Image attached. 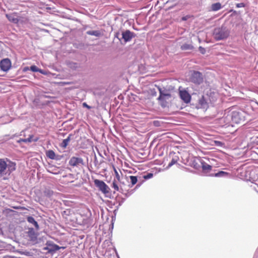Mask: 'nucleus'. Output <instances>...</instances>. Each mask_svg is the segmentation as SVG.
<instances>
[{"label":"nucleus","mask_w":258,"mask_h":258,"mask_svg":"<svg viewBox=\"0 0 258 258\" xmlns=\"http://www.w3.org/2000/svg\"><path fill=\"white\" fill-rule=\"evenodd\" d=\"M12 67V62L9 58L2 59L0 61L1 70L5 72H7Z\"/></svg>","instance_id":"9d476101"},{"label":"nucleus","mask_w":258,"mask_h":258,"mask_svg":"<svg viewBox=\"0 0 258 258\" xmlns=\"http://www.w3.org/2000/svg\"><path fill=\"white\" fill-rule=\"evenodd\" d=\"M199 161L201 164V168L204 172L207 173L212 170V166L211 165L208 164L202 159H199Z\"/></svg>","instance_id":"2eb2a0df"},{"label":"nucleus","mask_w":258,"mask_h":258,"mask_svg":"<svg viewBox=\"0 0 258 258\" xmlns=\"http://www.w3.org/2000/svg\"><path fill=\"white\" fill-rule=\"evenodd\" d=\"M235 5H236V7L237 8H242V7H244L245 6V4L243 3H237V4H236Z\"/></svg>","instance_id":"2f4dec72"},{"label":"nucleus","mask_w":258,"mask_h":258,"mask_svg":"<svg viewBox=\"0 0 258 258\" xmlns=\"http://www.w3.org/2000/svg\"><path fill=\"white\" fill-rule=\"evenodd\" d=\"M127 191H123V195L126 197H128L131 194H129L128 192H126V191H127Z\"/></svg>","instance_id":"a19ab883"},{"label":"nucleus","mask_w":258,"mask_h":258,"mask_svg":"<svg viewBox=\"0 0 258 258\" xmlns=\"http://www.w3.org/2000/svg\"><path fill=\"white\" fill-rule=\"evenodd\" d=\"M6 17L9 21L17 24L19 22V19L15 17L13 14H6Z\"/></svg>","instance_id":"aec40b11"},{"label":"nucleus","mask_w":258,"mask_h":258,"mask_svg":"<svg viewBox=\"0 0 258 258\" xmlns=\"http://www.w3.org/2000/svg\"><path fill=\"white\" fill-rule=\"evenodd\" d=\"M34 136L33 135H30L29 137L27 139H24V143H31L32 142H36L38 141V138H33Z\"/></svg>","instance_id":"393cba45"},{"label":"nucleus","mask_w":258,"mask_h":258,"mask_svg":"<svg viewBox=\"0 0 258 258\" xmlns=\"http://www.w3.org/2000/svg\"><path fill=\"white\" fill-rule=\"evenodd\" d=\"M221 8H222L221 4V3H220L219 2L213 4L211 5V10L212 11H214V12L220 10Z\"/></svg>","instance_id":"4be33fe9"},{"label":"nucleus","mask_w":258,"mask_h":258,"mask_svg":"<svg viewBox=\"0 0 258 258\" xmlns=\"http://www.w3.org/2000/svg\"><path fill=\"white\" fill-rule=\"evenodd\" d=\"M124 200H125L124 199H122L121 201H119L118 205L117 206V208H118V207L121 206L122 203L124 202Z\"/></svg>","instance_id":"79ce46f5"},{"label":"nucleus","mask_w":258,"mask_h":258,"mask_svg":"<svg viewBox=\"0 0 258 258\" xmlns=\"http://www.w3.org/2000/svg\"><path fill=\"white\" fill-rule=\"evenodd\" d=\"M38 72L40 73V74H41L42 75H46V73L45 72V71H44V70H43L42 69H39Z\"/></svg>","instance_id":"ea45409f"},{"label":"nucleus","mask_w":258,"mask_h":258,"mask_svg":"<svg viewBox=\"0 0 258 258\" xmlns=\"http://www.w3.org/2000/svg\"><path fill=\"white\" fill-rule=\"evenodd\" d=\"M253 189L258 194V190L256 189V187L255 186L253 187Z\"/></svg>","instance_id":"49530a36"},{"label":"nucleus","mask_w":258,"mask_h":258,"mask_svg":"<svg viewBox=\"0 0 258 258\" xmlns=\"http://www.w3.org/2000/svg\"><path fill=\"white\" fill-rule=\"evenodd\" d=\"M230 33V29L225 25H222L221 27L215 28L213 30V34L214 39L219 41L227 39Z\"/></svg>","instance_id":"f257e3e1"},{"label":"nucleus","mask_w":258,"mask_h":258,"mask_svg":"<svg viewBox=\"0 0 258 258\" xmlns=\"http://www.w3.org/2000/svg\"><path fill=\"white\" fill-rule=\"evenodd\" d=\"M153 176V174L152 173H148L144 175L143 177L145 179H149L152 178Z\"/></svg>","instance_id":"7c9ffc66"},{"label":"nucleus","mask_w":258,"mask_h":258,"mask_svg":"<svg viewBox=\"0 0 258 258\" xmlns=\"http://www.w3.org/2000/svg\"><path fill=\"white\" fill-rule=\"evenodd\" d=\"M178 160V157L176 156V157L173 158L172 159L171 161L169 163L167 168H169L171 167L172 165H173L174 164H175V163H177Z\"/></svg>","instance_id":"bb28decb"},{"label":"nucleus","mask_w":258,"mask_h":258,"mask_svg":"<svg viewBox=\"0 0 258 258\" xmlns=\"http://www.w3.org/2000/svg\"><path fill=\"white\" fill-rule=\"evenodd\" d=\"M24 139H19L17 142L19 143H21V142H24Z\"/></svg>","instance_id":"c03bdc74"},{"label":"nucleus","mask_w":258,"mask_h":258,"mask_svg":"<svg viewBox=\"0 0 258 258\" xmlns=\"http://www.w3.org/2000/svg\"><path fill=\"white\" fill-rule=\"evenodd\" d=\"M56 157H57V158H59V160L60 159L59 156L57 155V156H56Z\"/></svg>","instance_id":"3c124183"},{"label":"nucleus","mask_w":258,"mask_h":258,"mask_svg":"<svg viewBox=\"0 0 258 258\" xmlns=\"http://www.w3.org/2000/svg\"><path fill=\"white\" fill-rule=\"evenodd\" d=\"M95 185L98 188L99 190L104 194H106L109 192L110 188L109 186L102 180L99 179H95L94 180Z\"/></svg>","instance_id":"423d86ee"},{"label":"nucleus","mask_w":258,"mask_h":258,"mask_svg":"<svg viewBox=\"0 0 258 258\" xmlns=\"http://www.w3.org/2000/svg\"><path fill=\"white\" fill-rule=\"evenodd\" d=\"M114 37L117 38L119 40V39H120L121 37H120V33L119 32H115L114 34Z\"/></svg>","instance_id":"e433bc0d"},{"label":"nucleus","mask_w":258,"mask_h":258,"mask_svg":"<svg viewBox=\"0 0 258 258\" xmlns=\"http://www.w3.org/2000/svg\"><path fill=\"white\" fill-rule=\"evenodd\" d=\"M114 172H115V177H116L117 181H119L120 179L119 174L115 168H114Z\"/></svg>","instance_id":"72a5a7b5"},{"label":"nucleus","mask_w":258,"mask_h":258,"mask_svg":"<svg viewBox=\"0 0 258 258\" xmlns=\"http://www.w3.org/2000/svg\"><path fill=\"white\" fill-rule=\"evenodd\" d=\"M39 68L35 65H32L30 67V70L33 72H38Z\"/></svg>","instance_id":"c756f323"},{"label":"nucleus","mask_w":258,"mask_h":258,"mask_svg":"<svg viewBox=\"0 0 258 258\" xmlns=\"http://www.w3.org/2000/svg\"><path fill=\"white\" fill-rule=\"evenodd\" d=\"M210 176L217 177H228L230 176V173L223 171H219L217 173L210 174Z\"/></svg>","instance_id":"dca6fc26"},{"label":"nucleus","mask_w":258,"mask_h":258,"mask_svg":"<svg viewBox=\"0 0 258 258\" xmlns=\"http://www.w3.org/2000/svg\"><path fill=\"white\" fill-rule=\"evenodd\" d=\"M179 96L182 101L186 104L189 103L191 101V96L188 92L185 89L179 88Z\"/></svg>","instance_id":"6e6552de"},{"label":"nucleus","mask_w":258,"mask_h":258,"mask_svg":"<svg viewBox=\"0 0 258 258\" xmlns=\"http://www.w3.org/2000/svg\"><path fill=\"white\" fill-rule=\"evenodd\" d=\"M84 160L81 157L73 156L69 161V165L73 167L80 168V167L84 166Z\"/></svg>","instance_id":"0eeeda50"},{"label":"nucleus","mask_w":258,"mask_h":258,"mask_svg":"<svg viewBox=\"0 0 258 258\" xmlns=\"http://www.w3.org/2000/svg\"><path fill=\"white\" fill-rule=\"evenodd\" d=\"M29 70H30V67H25L23 68L24 72H26Z\"/></svg>","instance_id":"37998d69"},{"label":"nucleus","mask_w":258,"mask_h":258,"mask_svg":"<svg viewBox=\"0 0 258 258\" xmlns=\"http://www.w3.org/2000/svg\"><path fill=\"white\" fill-rule=\"evenodd\" d=\"M26 220L30 224H32L36 229V230H38L39 229V226L37 223V222L35 220V219L32 216H28L26 218Z\"/></svg>","instance_id":"a211bd4d"},{"label":"nucleus","mask_w":258,"mask_h":258,"mask_svg":"<svg viewBox=\"0 0 258 258\" xmlns=\"http://www.w3.org/2000/svg\"><path fill=\"white\" fill-rule=\"evenodd\" d=\"M5 158H0V176H3L7 175Z\"/></svg>","instance_id":"4468645a"},{"label":"nucleus","mask_w":258,"mask_h":258,"mask_svg":"<svg viewBox=\"0 0 258 258\" xmlns=\"http://www.w3.org/2000/svg\"><path fill=\"white\" fill-rule=\"evenodd\" d=\"M6 172L7 175H10L13 171L16 169V163L15 162L11 161L9 159L6 158Z\"/></svg>","instance_id":"9b49d317"},{"label":"nucleus","mask_w":258,"mask_h":258,"mask_svg":"<svg viewBox=\"0 0 258 258\" xmlns=\"http://www.w3.org/2000/svg\"><path fill=\"white\" fill-rule=\"evenodd\" d=\"M159 91V96L157 98L159 104L162 108H165L168 106L167 100H169L171 97L170 93L167 92L162 89V88L158 87Z\"/></svg>","instance_id":"f03ea898"},{"label":"nucleus","mask_w":258,"mask_h":258,"mask_svg":"<svg viewBox=\"0 0 258 258\" xmlns=\"http://www.w3.org/2000/svg\"><path fill=\"white\" fill-rule=\"evenodd\" d=\"M86 34L89 35L95 36L96 37H100L101 33L99 30H89L86 32Z\"/></svg>","instance_id":"5701e85b"},{"label":"nucleus","mask_w":258,"mask_h":258,"mask_svg":"<svg viewBox=\"0 0 258 258\" xmlns=\"http://www.w3.org/2000/svg\"><path fill=\"white\" fill-rule=\"evenodd\" d=\"M119 182L120 183L119 185H121L122 186V185H124V183L123 182H121L120 180Z\"/></svg>","instance_id":"a18cd8bd"},{"label":"nucleus","mask_w":258,"mask_h":258,"mask_svg":"<svg viewBox=\"0 0 258 258\" xmlns=\"http://www.w3.org/2000/svg\"><path fill=\"white\" fill-rule=\"evenodd\" d=\"M121 37L119 41L121 43H126L130 42L133 38L137 36V34L130 30H123L121 31Z\"/></svg>","instance_id":"39448f33"},{"label":"nucleus","mask_w":258,"mask_h":258,"mask_svg":"<svg viewBox=\"0 0 258 258\" xmlns=\"http://www.w3.org/2000/svg\"><path fill=\"white\" fill-rule=\"evenodd\" d=\"M189 16L188 15H186V16H183L181 18V20L183 21H186L189 18Z\"/></svg>","instance_id":"4c0bfd02"},{"label":"nucleus","mask_w":258,"mask_h":258,"mask_svg":"<svg viewBox=\"0 0 258 258\" xmlns=\"http://www.w3.org/2000/svg\"><path fill=\"white\" fill-rule=\"evenodd\" d=\"M53 191L49 188H46L44 191V194L45 196L47 197H51L53 195Z\"/></svg>","instance_id":"a878e982"},{"label":"nucleus","mask_w":258,"mask_h":258,"mask_svg":"<svg viewBox=\"0 0 258 258\" xmlns=\"http://www.w3.org/2000/svg\"><path fill=\"white\" fill-rule=\"evenodd\" d=\"M3 258H11V257L10 256L7 255V256H4Z\"/></svg>","instance_id":"09e8293b"},{"label":"nucleus","mask_w":258,"mask_h":258,"mask_svg":"<svg viewBox=\"0 0 258 258\" xmlns=\"http://www.w3.org/2000/svg\"><path fill=\"white\" fill-rule=\"evenodd\" d=\"M246 115L243 111H233L231 113V120L233 123H241L245 120Z\"/></svg>","instance_id":"20e7f679"},{"label":"nucleus","mask_w":258,"mask_h":258,"mask_svg":"<svg viewBox=\"0 0 258 258\" xmlns=\"http://www.w3.org/2000/svg\"><path fill=\"white\" fill-rule=\"evenodd\" d=\"M27 235L30 241L35 242L37 239V234L33 228H29L27 232Z\"/></svg>","instance_id":"f8f14e48"},{"label":"nucleus","mask_w":258,"mask_h":258,"mask_svg":"<svg viewBox=\"0 0 258 258\" xmlns=\"http://www.w3.org/2000/svg\"><path fill=\"white\" fill-rule=\"evenodd\" d=\"M95 161V162H98L97 159L96 155H95V161Z\"/></svg>","instance_id":"de8ad7c7"},{"label":"nucleus","mask_w":258,"mask_h":258,"mask_svg":"<svg viewBox=\"0 0 258 258\" xmlns=\"http://www.w3.org/2000/svg\"><path fill=\"white\" fill-rule=\"evenodd\" d=\"M215 144L217 146L222 147L223 145V143L219 141H215Z\"/></svg>","instance_id":"f704fd0d"},{"label":"nucleus","mask_w":258,"mask_h":258,"mask_svg":"<svg viewBox=\"0 0 258 258\" xmlns=\"http://www.w3.org/2000/svg\"><path fill=\"white\" fill-rule=\"evenodd\" d=\"M189 81L196 85H200L203 82L204 76L202 73L198 71H190Z\"/></svg>","instance_id":"7ed1b4c3"},{"label":"nucleus","mask_w":258,"mask_h":258,"mask_svg":"<svg viewBox=\"0 0 258 258\" xmlns=\"http://www.w3.org/2000/svg\"><path fill=\"white\" fill-rule=\"evenodd\" d=\"M199 104L201 107L205 108L207 106V102L206 99L203 96L199 100Z\"/></svg>","instance_id":"b1692460"},{"label":"nucleus","mask_w":258,"mask_h":258,"mask_svg":"<svg viewBox=\"0 0 258 258\" xmlns=\"http://www.w3.org/2000/svg\"><path fill=\"white\" fill-rule=\"evenodd\" d=\"M151 95L152 96H156L157 95V92L155 89L151 90Z\"/></svg>","instance_id":"58836bf2"},{"label":"nucleus","mask_w":258,"mask_h":258,"mask_svg":"<svg viewBox=\"0 0 258 258\" xmlns=\"http://www.w3.org/2000/svg\"><path fill=\"white\" fill-rule=\"evenodd\" d=\"M82 106L83 107L87 108L88 109H90L92 108L91 106L88 105L86 102H83L82 104Z\"/></svg>","instance_id":"c9c22d12"},{"label":"nucleus","mask_w":258,"mask_h":258,"mask_svg":"<svg viewBox=\"0 0 258 258\" xmlns=\"http://www.w3.org/2000/svg\"><path fill=\"white\" fill-rule=\"evenodd\" d=\"M46 155L47 158L53 159V160H59V158H57V157H56L55 152L52 150H48L46 152Z\"/></svg>","instance_id":"6ab92c4d"},{"label":"nucleus","mask_w":258,"mask_h":258,"mask_svg":"<svg viewBox=\"0 0 258 258\" xmlns=\"http://www.w3.org/2000/svg\"><path fill=\"white\" fill-rule=\"evenodd\" d=\"M129 178L131 180V182L132 185H134L137 183L138 181L137 176L131 175L129 176Z\"/></svg>","instance_id":"cd10ccee"},{"label":"nucleus","mask_w":258,"mask_h":258,"mask_svg":"<svg viewBox=\"0 0 258 258\" xmlns=\"http://www.w3.org/2000/svg\"><path fill=\"white\" fill-rule=\"evenodd\" d=\"M64 248V247L59 246L52 242L47 241L46 243V247L44 249L47 250L50 253H53L60 249H63Z\"/></svg>","instance_id":"1a4fd4ad"},{"label":"nucleus","mask_w":258,"mask_h":258,"mask_svg":"<svg viewBox=\"0 0 258 258\" xmlns=\"http://www.w3.org/2000/svg\"><path fill=\"white\" fill-rule=\"evenodd\" d=\"M43 30L44 31H45V32H48V31L47 30H46V29H43Z\"/></svg>","instance_id":"8fccbe9b"},{"label":"nucleus","mask_w":258,"mask_h":258,"mask_svg":"<svg viewBox=\"0 0 258 258\" xmlns=\"http://www.w3.org/2000/svg\"><path fill=\"white\" fill-rule=\"evenodd\" d=\"M139 186H140V185H136V188H138V187H139Z\"/></svg>","instance_id":"603ef678"},{"label":"nucleus","mask_w":258,"mask_h":258,"mask_svg":"<svg viewBox=\"0 0 258 258\" xmlns=\"http://www.w3.org/2000/svg\"><path fill=\"white\" fill-rule=\"evenodd\" d=\"M194 46L191 44L184 43L180 46L182 50H191L194 49Z\"/></svg>","instance_id":"412c9836"},{"label":"nucleus","mask_w":258,"mask_h":258,"mask_svg":"<svg viewBox=\"0 0 258 258\" xmlns=\"http://www.w3.org/2000/svg\"><path fill=\"white\" fill-rule=\"evenodd\" d=\"M256 187L258 188V185H257Z\"/></svg>","instance_id":"864d4df0"},{"label":"nucleus","mask_w":258,"mask_h":258,"mask_svg":"<svg viewBox=\"0 0 258 258\" xmlns=\"http://www.w3.org/2000/svg\"><path fill=\"white\" fill-rule=\"evenodd\" d=\"M74 137V135L71 134L68 136V137L63 140L60 144V147L63 149L66 148L69 144V142L72 139V137Z\"/></svg>","instance_id":"f3484780"},{"label":"nucleus","mask_w":258,"mask_h":258,"mask_svg":"<svg viewBox=\"0 0 258 258\" xmlns=\"http://www.w3.org/2000/svg\"><path fill=\"white\" fill-rule=\"evenodd\" d=\"M111 187L115 190L119 191L121 194H123L124 191H127V189L123 188L121 185H118L117 181L114 179L111 184Z\"/></svg>","instance_id":"ddd939ff"},{"label":"nucleus","mask_w":258,"mask_h":258,"mask_svg":"<svg viewBox=\"0 0 258 258\" xmlns=\"http://www.w3.org/2000/svg\"><path fill=\"white\" fill-rule=\"evenodd\" d=\"M192 167L196 169H199L201 167V164L194 161L192 162Z\"/></svg>","instance_id":"c85d7f7f"},{"label":"nucleus","mask_w":258,"mask_h":258,"mask_svg":"<svg viewBox=\"0 0 258 258\" xmlns=\"http://www.w3.org/2000/svg\"><path fill=\"white\" fill-rule=\"evenodd\" d=\"M199 50L202 54H204L206 51L205 48L202 46H200L199 47Z\"/></svg>","instance_id":"473e14b6"}]
</instances>
